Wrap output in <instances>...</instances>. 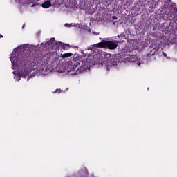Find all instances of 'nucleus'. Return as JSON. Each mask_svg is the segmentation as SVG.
<instances>
[{
  "label": "nucleus",
  "mask_w": 177,
  "mask_h": 177,
  "mask_svg": "<svg viewBox=\"0 0 177 177\" xmlns=\"http://www.w3.org/2000/svg\"><path fill=\"white\" fill-rule=\"evenodd\" d=\"M28 48V44H22L15 48L12 53L10 55V59L12 63V68L15 70L12 73L14 74V80L15 81H20V77L24 78L27 77L32 71V70H37V73H34L33 75H30L28 78H32L35 77L37 74L41 75V77H48L52 73V69L46 65V63L44 62H37L35 61L28 62L25 64L24 57L19 55V52H23Z\"/></svg>",
  "instance_id": "obj_1"
},
{
  "label": "nucleus",
  "mask_w": 177,
  "mask_h": 177,
  "mask_svg": "<svg viewBox=\"0 0 177 177\" xmlns=\"http://www.w3.org/2000/svg\"><path fill=\"white\" fill-rule=\"evenodd\" d=\"M91 68V62L89 59H84L81 62L73 61L66 65L57 66L55 71L57 73H70L71 75H77L81 73L89 71Z\"/></svg>",
  "instance_id": "obj_2"
},
{
  "label": "nucleus",
  "mask_w": 177,
  "mask_h": 177,
  "mask_svg": "<svg viewBox=\"0 0 177 177\" xmlns=\"http://www.w3.org/2000/svg\"><path fill=\"white\" fill-rule=\"evenodd\" d=\"M99 67L106 68L107 71H110V67L117 66V58L110 53H102L101 57H99Z\"/></svg>",
  "instance_id": "obj_3"
},
{
  "label": "nucleus",
  "mask_w": 177,
  "mask_h": 177,
  "mask_svg": "<svg viewBox=\"0 0 177 177\" xmlns=\"http://www.w3.org/2000/svg\"><path fill=\"white\" fill-rule=\"evenodd\" d=\"M118 46V41H109L100 42L88 48V50H94L96 52L97 48H108V49H115Z\"/></svg>",
  "instance_id": "obj_4"
},
{
  "label": "nucleus",
  "mask_w": 177,
  "mask_h": 177,
  "mask_svg": "<svg viewBox=\"0 0 177 177\" xmlns=\"http://www.w3.org/2000/svg\"><path fill=\"white\" fill-rule=\"evenodd\" d=\"M125 62H129V63H135V64H137V66H140V64H142L140 59H138V57L136 55L127 53L125 55Z\"/></svg>",
  "instance_id": "obj_5"
},
{
  "label": "nucleus",
  "mask_w": 177,
  "mask_h": 177,
  "mask_svg": "<svg viewBox=\"0 0 177 177\" xmlns=\"http://www.w3.org/2000/svg\"><path fill=\"white\" fill-rule=\"evenodd\" d=\"M39 0H15V2L20 3V5H28L30 8H34L36 5H38V1Z\"/></svg>",
  "instance_id": "obj_6"
},
{
  "label": "nucleus",
  "mask_w": 177,
  "mask_h": 177,
  "mask_svg": "<svg viewBox=\"0 0 177 177\" xmlns=\"http://www.w3.org/2000/svg\"><path fill=\"white\" fill-rule=\"evenodd\" d=\"M42 8L44 9H48V8H50L52 6V4L50 3V0H47L45 1L42 4H41Z\"/></svg>",
  "instance_id": "obj_7"
},
{
  "label": "nucleus",
  "mask_w": 177,
  "mask_h": 177,
  "mask_svg": "<svg viewBox=\"0 0 177 177\" xmlns=\"http://www.w3.org/2000/svg\"><path fill=\"white\" fill-rule=\"evenodd\" d=\"M65 27H79V28H81V26H80V24L75 23L65 24Z\"/></svg>",
  "instance_id": "obj_8"
},
{
  "label": "nucleus",
  "mask_w": 177,
  "mask_h": 177,
  "mask_svg": "<svg viewBox=\"0 0 177 177\" xmlns=\"http://www.w3.org/2000/svg\"><path fill=\"white\" fill-rule=\"evenodd\" d=\"M50 2L53 8H56L59 5V0H50Z\"/></svg>",
  "instance_id": "obj_9"
},
{
  "label": "nucleus",
  "mask_w": 177,
  "mask_h": 177,
  "mask_svg": "<svg viewBox=\"0 0 177 177\" xmlns=\"http://www.w3.org/2000/svg\"><path fill=\"white\" fill-rule=\"evenodd\" d=\"M71 56H73V53H67L62 55V57H70Z\"/></svg>",
  "instance_id": "obj_10"
},
{
  "label": "nucleus",
  "mask_w": 177,
  "mask_h": 177,
  "mask_svg": "<svg viewBox=\"0 0 177 177\" xmlns=\"http://www.w3.org/2000/svg\"><path fill=\"white\" fill-rule=\"evenodd\" d=\"M63 92V91L60 90V89H57L55 90V91H54V93H60Z\"/></svg>",
  "instance_id": "obj_11"
},
{
  "label": "nucleus",
  "mask_w": 177,
  "mask_h": 177,
  "mask_svg": "<svg viewBox=\"0 0 177 177\" xmlns=\"http://www.w3.org/2000/svg\"><path fill=\"white\" fill-rule=\"evenodd\" d=\"M52 41H53V39H51V40L50 41H48V43H46V46L50 45V44H52Z\"/></svg>",
  "instance_id": "obj_12"
},
{
  "label": "nucleus",
  "mask_w": 177,
  "mask_h": 177,
  "mask_svg": "<svg viewBox=\"0 0 177 177\" xmlns=\"http://www.w3.org/2000/svg\"><path fill=\"white\" fill-rule=\"evenodd\" d=\"M163 56H164L165 57H167V59H168V57H167V53H163Z\"/></svg>",
  "instance_id": "obj_13"
},
{
  "label": "nucleus",
  "mask_w": 177,
  "mask_h": 177,
  "mask_svg": "<svg viewBox=\"0 0 177 177\" xmlns=\"http://www.w3.org/2000/svg\"><path fill=\"white\" fill-rule=\"evenodd\" d=\"M113 20H117V17H116L115 16H113Z\"/></svg>",
  "instance_id": "obj_14"
},
{
  "label": "nucleus",
  "mask_w": 177,
  "mask_h": 177,
  "mask_svg": "<svg viewBox=\"0 0 177 177\" xmlns=\"http://www.w3.org/2000/svg\"><path fill=\"white\" fill-rule=\"evenodd\" d=\"M169 20H172V19H174V16H171V17H169Z\"/></svg>",
  "instance_id": "obj_15"
},
{
  "label": "nucleus",
  "mask_w": 177,
  "mask_h": 177,
  "mask_svg": "<svg viewBox=\"0 0 177 177\" xmlns=\"http://www.w3.org/2000/svg\"><path fill=\"white\" fill-rule=\"evenodd\" d=\"M0 38H3V36H2V35L0 34Z\"/></svg>",
  "instance_id": "obj_16"
},
{
  "label": "nucleus",
  "mask_w": 177,
  "mask_h": 177,
  "mask_svg": "<svg viewBox=\"0 0 177 177\" xmlns=\"http://www.w3.org/2000/svg\"><path fill=\"white\" fill-rule=\"evenodd\" d=\"M141 1H142V2H145V1H146V0H141Z\"/></svg>",
  "instance_id": "obj_17"
},
{
  "label": "nucleus",
  "mask_w": 177,
  "mask_h": 177,
  "mask_svg": "<svg viewBox=\"0 0 177 177\" xmlns=\"http://www.w3.org/2000/svg\"><path fill=\"white\" fill-rule=\"evenodd\" d=\"M97 34H98L97 32L95 33L96 35H97Z\"/></svg>",
  "instance_id": "obj_18"
},
{
  "label": "nucleus",
  "mask_w": 177,
  "mask_h": 177,
  "mask_svg": "<svg viewBox=\"0 0 177 177\" xmlns=\"http://www.w3.org/2000/svg\"><path fill=\"white\" fill-rule=\"evenodd\" d=\"M44 45V44H41V46H42Z\"/></svg>",
  "instance_id": "obj_19"
},
{
  "label": "nucleus",
  "mask_w": 177,
  "mask_h": 177,
  "mask_svg": "<svg viewBox=\"0 0 177 177\" xmlns=\"http://www.w3.org/2000/svg\"><path fill=\"white\" fill-rule=\"evenodd\" d=\"M23 28H24V25L23 26Z\"/></svg>",
  "instance_id": "obj_20"
},
{
  "label": "nucleus",
  "mask_w": 177,
  "mask_h": 177,
  "mask_svg": "<svg viewBox=\"0 0 177 177\" xmlns=\"http://www.w3.org/2000/svg\"><path fill=\"white\" fill-rule=\"evenodd\" d=\"M154 50V52H156V50Z\"/></svg>",
  "instance_id": "obj_21"
}]
</instances>
